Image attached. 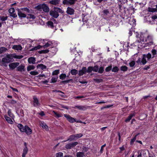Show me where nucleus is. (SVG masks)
I'll list each match as a JSON object with an SVG mask.
<instances>
[{"instance_id": "f257e3e1", "label": "nucleus", "mask_w": 157, "mask_h": 157, "mask_svg": "<svg viewBox=\"0 0 157 157\" xmlns=\"http://www.w3.org/2000/svg\"><path fill=\"white\" fill-rule=\"evenodd\" d=\"M63 13V11L61 8L57 7H54V10H51L49 12L51 16L55 18H57L59 17V13Z\"/></svg>"}, {"instance_id": "f03ea898", "label": "nucleus", "mask_w": 157, "mask_h": 157, "mask_svg": "<svg viewBox=\"0 0 157 157\" xmlns=\"http://www.w3.org/2000/svg\"><path fill=\"white\" fill-rule=\"evenodd\" d=\"M13 59L12 58V56L10 54L6 55V56L3 58L2 59V62L4 63H9L13 61Z\"/></svg>"}, {"instance_id": "7ed1b4c3", "label": "nucleus", "mask_w": 157, "mask_h": 157, "mask_svg": "<svg viewBox=\"0 0 157 157\" xmlns=\"http://www.w3.org/2000/svg\"><path fill=\"white\" fill-rule=\"evenodd\" d=\"M78 142H75L72 143H70L68 144H67L65 145V148L67 149H70L76 146L78 144Z\"/></svg>"}, {"instance_id": "20e7f679", "label": "nucleus", "mask_w": 157, "mask_h": 157, "mask_svg": "<svg viewBox=\"0 0 157 157\" xmlns=\"http://www.w3.org/2000/svg\"><path fill=\"white\" fill-rule=\"evenodd\" d=\"M101 16L104 18L106 19L108 18L110 14L109 10L108 9H104L101 12Z\"/></svg>"}, {"instance_id": "39448f33", "label": "nucleus", "mask_w": 157, "mask_h": 157, "mask_svg": "<svg viewBox=\"0 0 157 157\" xmlns=\"http://www.w3.org/2000/svg\"><path fill=\"white\" fill-rule=\"evenodd\" d=\"M64 116L65 117L67 120L70 122L71 123H73L76 121L75 118L71 117L69 115L67 114H64Z\"/></svg>"}, {"instance_id": "423d86ee", "label": "nucleus", "mask_w": 157, "mask_h": 157, "mask_svg": "<svg viewBox=\"0 0 157 157\" xmlns=\"http://www.w3.org/2000/svg\"><path fill=\"white\" fill-rule=\"evenodd\" d=\"M89 107L86 105H75L72 107L74 109H78L79 110L85 111Z\"/></svg>"}, {"instance_id": "0eeeda50", "label": "nucleus", "mask_w": 157, "mask_h": 157, "mask_svg": "<svg viewBox=\"0 0 157 157\" xmlns=\"http://www.w3.org/2000/svg\"><path fill=\"white\" fill-rule=\"evenodd\" d=\"M77 0H63V3L64 5H73L75 4V2Z\"/></svg>"}, {"instance_id": "6e6552de", "label": "nucleus", "mask_w": 157, "mask_h": 157, "mask_svg": "<svg viewBox=\"0 0 157 157\" xmlns=\"http://www.w3.org/2000/svg\"><path fill=\"white\" fill-rule=\"evenodd\" d=\"M42 9L43 10L46 12H48L49 11L48 7L45 4H40V11H41L40 9Z\"/></svg>"}, {"instance_id": "1a4fd4ad", "label": "nucleus", "mask_w": 157, "mask_h": 157, "mask_svg": "<svg viewBox=\"0 0 157 157\" xmlns=\"http://www.w3.org/2000/svg\"><path fill=\"white\" fill-rule=\"evenodd\" d=\"M53 45V43L52 42L48 41L47 43H45V44L43 45H40V48L43 47L44 48H47L50 47H52Z\"/></svg>"}, {"instance_id": "9d476101", "label": "nucleus", "mask_w": 157, "mask_h": 157, "mask_svg": "<svg viewBox=\"0 0 157 157\" xmlns=\"http://www.w3.org/2000/svg\"><path fill=\"white\" fill-rule=\"evenodd\" d=\"M19 64V63L18 62L13 63L9 64V66L10 69L13 70L18 66Z\"/></svg>"}, {"instance_id": "9b49d317", "label": "nucleus", "mask_w": 157, "mask_h": 157, "mask_svg": "<svg viewBox=\"0 0 157 157\" xmlns=\"http://www.w3.org/2000/svg\"><path fill=\"white\" fill-rule=\"evenodd\" d=\"M135 114L136 113L135 112L129 114L127 118L124 121L126 123L129 122L130 120L132 119V117L135 116Z\"/></svg>"}, {"instance_id": "f8f14e48", "label": "nucleus", "mask_w": 157, "mask_h": 157, "mask_svg": "<svg viewBox=\"0 0 157 157\" xmlns=\"http://www.w3.org/2000/svg\"><path fill=\"white\" fill-rule=\"evenodd\" d=\"M75 10L74 9L68 7L67 8V13L70 15H72L74 14Z\"/></svg>"}, {"instance_id": "ddd939ff", "label": "nucleus", "mask_w": 157, "mask_h": 157, "mask_svg": "<svg viewBox=\"0 0 157 157\" xmlns=\"http://www.w3.org/2000/svg\"><path fill=\"white\" fill-rule=\"evenodd\" d=\"M49 52H51L53 55H55L58 49L55 47H51L50 48H48Z\"/></svg>"}, {"instance_id": "4468645a", "label": "nucleus", "mask_w": 157, "mask_h": 157, "mask_svg": "<svg viewBox=\"0 0 157 157\" xmlns=\"http://www.w3.org/2000/svg\"><path fill=\"white\" fill-rule=\"evenodd\" d=\"M24 132H25L27 135L30 134L32 133L31 129L28 126H25L24 127Z\"/></svg>"}, {"instance_id": "2eb2a0df", "label": "nucleus", "mask_w": 157, "mask_h": 157, "mask_svg": "<svg viewBox=\"0 0 157 157\" xmlns=\"http://www.w3.org/2000/svg\"><path fill=\"white\" fill-rule=\"evenodd\" d=\"M86 73V67H82V69L78 71V75L79 76H82Z\"/></svg>"}, {"instance_id": "dca6fc26", "label": "nucleus", "mask_w": 157, "mask_h": 157, "mask_svg": "<svg viewBox=\"0 0 157 157\" xmlns=\"http://www.w3.org/2000/svg\"><path fill=\"white\" fill-rule=\"evenodd\" d=\"M41 126L42 128L45 129L46 131H48L49 130L48 126L44 122H41L40 123V126Z\"/></svg>"}, {"instance_id": "f3484780", "label": "nucleus", "mask_w": 157, "mask_h": 157, "mask_svg": "<svg viewBox=\"0 0 157 157\" xmlns=\"http://www.w3.org/2000/svg\"><path fill=\"white\" fill-rule=\"evenodd\" d=\"M12 48L17 51H21L22 49V46L20 45H14L12 47Z\"/></svg>"}, {"instance_id": "a211bd4d", "label": "nucleus", "mask_w": 157, "mask_h": 157, "mask_svg": "<svg viewBox=\"0 0 157 157\" xmlns=\"http://www.w3.org/2000/svg\"><path fill=\"white\" fill-rule=\"evenodd\" d=\"M18 11V15L20 18L25 17L26 15L25 14L22 13L19 9H17Z\"/></svg>"}, {"instance_id": "6ab92c4d", "label": "nucleus", "mask_w": 157, "mask_h": 157, "mask_svg": "<svg viewBox=\"0 0 157 157\" xmlns=\"http://www.w3.org/2000/svg\"><path fill=\"white\" fill-rule=\"evenodd\" d=\"M25 67L24 65L21 64L17 67V70L19 71H24L25 70Z\"/></svg>"}, {"instance_id": "aec40b11", "label": "nucleus", "mask_w": 157, "mask_h": 157, "mask_svg": "<svg viewBox=\"0 0 157 157\" xmlns=\"http://www.w3.org/2000/svg\"><path fill=\"white\" fill-rule=\"evenodd\" d=\"M4 118L8 123L11 124H13V122L11 118L10 117H8L7 115H5Z\"/></svg>"}, {"instance_id": "412c9836", "label": "nucleus", "mask_w": 157, "mask_h": 157, "mask_svg": "<svg viewBox=\"0 0 157 157\" xmlns=\"http://www.w3.org/2000/svg\"><path fill=\"white\" fill-rule=\"evenodd\" d=\"M68 140H69L70 141L75 140V137L74 136V134H72V135H71L69 136V138L68 139H67L66 140L63 141L62 142H65L67 141Z\"/></svg>"}, {"instance_id": "4be33fe9", "label": "nucleus", "mask_w": 157, "mask_h": 157, "mask_svg": "<svg viewBox=\"0 0 157 157\" xmlns=\"http://www.w3.org/2000/svg\"><path fill=\"white\" fill-rule=\"evenodd\" d=\"M33 99V105L35 106H38L39 104V101L38 98L36 96H34Z\"/></svg>"}, {"instance_id": "5701e85b", "label": "nucleus", "mask_w": 157, "mask_h": 157, "mask_svg": "<svg viewBox=\"0 0 157 157\" xmlns=\"http://www.w3.org/2000/svg\"><path fill=\"white\" fill-rule=\"evenodd\" d=\"M140 133H139L136 134V135H135V136L132 139H131V141L130 142V144L131 145H132L133 144L134 142L136 140L137 137L138 136V135H140Z\"/></svg>"}, {"instance_id": "b1692460", "label": "nucleus", "mask_w": 157, "mask_h": 157, "mask_svg": "<svg viewBox=\"0 0 157 157\" xmlns=\"http://www.w3.org/2000/svg\"><path fill=\"white\" fill-rule=\"evenodd\" d=\"M139 40H138V41L139 43H142V42H144L145 41V39H144V35L143 34H141V36L140 37L138 38Z\"/></svg>"}, {"instance_id": "393cba45", "label": "nucleus", "mask_w": 157, "mask_h": 157, "mask_svg": "<svg viewBox=\"0 0 157 157\" xmlns=\"http://www.w3.org/2000/svg\"><path fill=\"white\" fill-rule=\"evenodd\" d=\"M46 24L47 25L48 27L52 29L54 27L53 23L51 21H48L46 23Z\"/></svg>"}, {"instance_id": "a878e982", "label": "nucleus", "mask_w": 157, "mask_h": 157, "mask_svg": "<svg viewBox=\"0 0 157 157\" xmlns=\"http://www.w3.org/2000/svg\"><path fill=\"white\" fill-rule=\"evenodd\" d=\"M28 151V149L27 147H25L24 148L23 152L22 154V157H25Z\"/></svg>"}, {"instance_id": "bb28decb", "label": "nucleus", "mask_w": 157, "mask_h": 157, "mask_svg": "<svg viewBox=\"0 0 157 157\" xmlns=\"http://www.w3.org/2000/svg\"><path fill=\"white\" fill-rule=\"evenodd\" d=\"M49 3L55 5H56L59 4V0H52L49 1Z\"/></svg>"}, {"instance_id": "cd10ccee", "label": "nucleus", "mask_w": 157, "mask_h": 157, "mask_svg": "<svg viewBox=\"0 0 157 157\" xmlns=\"http://www.w3.org/2000/svg\"><path fill=\"white\" fill-rule=\"evenodd\" d=\"M17 127L21 132H24L25 131L24 127L22 124H18L17 125Z\"/></svg>"}, {"instance_id": "c85d7f7f", "label": "nucleus", "mask_w": 157, "mask_h": 157, "mask_svg": "<svg viewBox=\"0 0 157 157\" xmlns=\"http://www.w3.org/2000/svg\"><path fill=\"white\" fill-rule=\"evenodd\" d=\"M28 61L29 63L33 64L35 63V58L31 57L28 59Z\"/></svg>"}, {"instance_id": "c756f323", "label": "nucleus", "mask_w": 157, "mask_h": 157, "mask_svg": "<svg viewBox=\"0 0 157 157\" xmlns=\"http://www.w3.org/2000/svg\"><path fill=\"white\" fill-rule=\"evenodd\" d=\"M75 140H76L78 139L81 137L83 136V134L82 133H79L76 134H74Z\"/></svg>"}, {"instance_id": "7c9ffc66", "label": "nucleus", "mask_w": 157, "mask_h": 157, "mask_svg": "<svg viewBox=\"0 0 157 157\" xmlns=\"http://www.w3.org/2000/svg\"><path fill=\"white\" fill-rule=\"evenodd\" d=\"M119 71V68L117 66L113 67V68H112V72L115 73Z\"/></svg>"}, {"instance_id": "2f4dec72", "label": "nucleus", "mask_w": 157, "mask_h": 157, "mask_svg": "<svg viewBox=\"0 0 157 157\" xmlns=\"http://www.w3.org/2000/svg\"><path fill=\"white\" fill-rule=\"evenodd\" d=\"M53 113L56 116L57 118L62 117L63 116V115L61 113H58L57 112L53 111Z\"/></svg>"}, {"instance_id": "473e14b6", "label": "nucleus", "mask_w": 157, "mask_h": 157, "mask_svg": "<svg viewBox=\"0 0 157 157\" xmlns=\"http://www.w3.org/2000/svg\"><path fill=\"white\" fill-rule=\"evenodd\" d=\"M84 153L82 152H79L76 153L77 157H84Z\"/></svg>"}, {"instance_id": "72a5a7b5", "label": "nucleus", "mask_w": 157, "mask_h": 157, "mask_svg": "<svg viewBox=\"0 0 157 157\" xmlns=\"http://www.w3.org/2000/svg\"><path fill=\"white\" fill-rule=\"evenodd\" d=\"M148 11L149 12H154L157 11V8H153L149 7L148 8Z\"/></svg>"}, {"instance_id": "f704fd0d", "label": "nucleus", "mask_w": 157, "mask_h": 157, "mask_svg": "<svg viewBox=\"0 0 157 157\" xmlns=\"http://www.w3.org/2000/svg\"><path fill=\"white\" fill-rule=\"evenodd\" d=\"M71 74L72 75H76L78 73V71L75 69H72L70 71Z\"/></svg>"}, {"instance_id": "c9c22d12", "label": "nucleus", "mask_w": 157, "mask_h": 157, "mask_svg": "<svg viewBox=\"0 0 157 157\" xmlns=\"http://www.w3.org/2000/svg\"><path fill=\"white\" fill-rule=\"evenodd\" d=\"M8 114L9 116L12 119H13L14 118V116L13 114L12 113L11 110L9 109L8 112Z\"/></svg>"}, {"instance_id": "e433bc0d", "label": "nucleus", "mask_w": 157, "mask_h": 157, "mask_svg": "<svg viewBox=\"0 0 157 157\" xmlns=\"http://www.w3.org/2000/svg\"><path fill=\"white\" fill-rule=\"evenodd\" d=\"M7 50V49L4 47H0V54L6 52Z\"/></svg>"}, {"instance_id": "4c0bfd02", "label": "nucleus", "mask_w": 157, "mask_h": 157, "mask_svg": "<svg viewBox=\"0 0 157 157\" xmlns=\"http://www.w3.org/2000/svg\"><path fill=\"white\" fill-rule=\"evenodd\" d=\"M128 69L127 67L125 66H122L120 67L121 70L124 72L127 71Z\"/></svg>"}, {"instance_id": "58836bf2", "label": "nucleus", "mask_w": 157, "mask_h": 157, "mask_svg": "<svg viewBox=\"0 0 157 157\" xmlns=\"http://www.w3.org/2000/svg\"><path fill=\"white\" fill-rule=\"evenodd\" d=\"M93 70V67L91 66L89 67L87 69L86 68V72L90 73Z\"/></svg>"}, {"instance_id": "ea45409f", "label": "nucleus", "mask_w": 157, "mask_h": 157, "mask_svg": "<svg viewBox=\"0 0 157 157\" xmlns=\"http://www.w3.org/2000/svg\"><path fill=\"white\" fill-rule=\"evenodd\" d=\"M112 64L110 65L107 67L105 69V71L106 72H109L111 70H112Z\"/></svg>"}, {"instance_id": "a19ab883", "label": "nucleus", "mask_w": 157, "mask_h": 157, "mask_svg": "<svg viewBox=\"0 0 157 157\" xmlns=\"http://www.w3.org/2000/svg\"><path fill=\"white\" fill-rule=\"evenodd\" d=\"M147 43L145 44V46H148L149 47L150 46H151L152 45L153 43V40L152 41H145Z\"/></svg>"}, {"instance_id": "79ce46f5", "label": "nucleus", "mask_w": 157, "mask_h": 157, "mask_svg": "<svg viewBox=\"0 0 157 157\" xmlns=\"http://www.w3.org/2000/svg\"><path fill=\"white\" fill-rule=\"evenodd\" d=\"M67 76L65 74H62L59 76V78L60 79L63 80Z\"/></svg>"}, {"instance_id": "37998d69", "label": "nucleus", "mask_w": 157, "mask_h": 157, "mask_svg": "<svg viewBox=\"0 0 157 157\" xmlns=\"http://www.w3.org/2000/svg\"><path fill=\"white\" fill-rule=\"evenodd\" d=\"M32 12L31 13H32ZM31 13H28V18H30V19H35V17L34 15L31 14Z\"/></svg>"}, {"instance_id": "c03bdc74", "label": "nucleus", "mask_w": 157, "mask_h": 157, "mask_svg": "<svg viewBox=\"0 0 157 157\" xmlns=\"http://www.w3.org/2000/svg\"><path fill=\"white\" fill-rule=\"evenodd\" d=\"M49 52L48 49L43 50L40 51V54H46Z\"/></svg>"}, {"instance_id": "a18cd8bd", "label": "nucleus", "mask_w": 157, "mask_h": 157, "mask_svg": "<svg viewBox=\"0 0 157 157\" xmlns=\"http://www.w3.org/2000/svg\"><path fill=\"white\" fill-rule=\"evenodd\" d=\"M135 64V62L134 60L131 61L129 63V65L130 67H133Z\"/></svg>"}, {"instance_id": "49530a36", "label": "nucleus", "mask_w": 157, "mask_h": 157, "mask_svg": "<svg viewBox=\"0 0 157 157\" xmlns=\"http://www.w3.org/2000/svg\"><path fill=\"white\" fill-rule=\"evenodd\" d=\"M104 71V67H101L98 68V71L99 73L102 74L103 73Z\"/></svg>"}, {"instance_id": "de8ad7c7", "label": "nucleus", "mask_w": 157, "mask_h": 157, "mask_svg": "<svg viewBox=\"0 0 157 157\" xmlns=\"http://www.w3.org/2000/svg\"><path fill=\"white\" fill-rule=\"evenodd\" d=\"M58 77L56 78H52L51 79V83H54L57 81Z\"/></svg>"}, {"instance_id": "09e8293b", "label": "nucleus", "mask_w": 157, "mask_h": 157, "mask_svg": "<svg viewBox=\"0 0 157 157\" xmlns=\"http://www.w3.org/2000/svg\"><path fill=\"white\" fill-rule=\"evenodd\" d=\"M153 39L152 38L151 36L148 35L147 37V38L145 39V41H152Z\"/></svg>"}, {"instance_id": "8fccbe9b", "label": "nucleus", "mask_w": 157, "mask_h": 157, "mask_svg": "<svg viewBox=\"0 0 157 157\" xmlns=\"http://www.w3.org/2000/svg\"><path fill=\"white\" fill-rule=\"evenodd\" d=\"M94 81L97 83H100L102 82L103 80L101 78H95Z\"/></svg>"}, {"instance_id": "3c124183", "label": "nucleus", "mask_w": 157, "mask_h": 157, "mask_svg": "<svg viewBox=\"0 0 157 157\" xmlns=\"http://www.w3.org/2000/svg\"><path fill=\"white\" fill-rule=\"evenodd\" d=\"M21 10L27 12L28 13H31L32 12V11H31V10H29L27 8H23L21 9Z\"/></svg>"}, {"instance_id": "603ef678", "label": "nucleus", "mask_w": 157, "mask_h": 157, "mask_svg": "<svg viewBox=\"0 0 157 157\" xmlns=\"http://www.w3.org/2000/svg\"><path fill=\"white\" fill-rule=\"evenodd\" d=\"M59 72V70H57L54 71L52 73V75H58Z\"/></svg>"}, {"instance_id": "864d4df0", "label": "nucleus", "mask_w": 157, "mask_h": 157, "mask_svg": "<svg viewBox=\"0 0 157 157\" xmlns=\"http://www.w3.org/2000/svg\"><path fill=\"white\" fill-rule=\"evenodd\" d=\"M35 68V67L33 65H29L27 68V70L29 71L31 70H33Z\"/></svg>"}, {"instance_id": "5fc2aeb1", "label": "nucleus", "mask_w": 157, "mask_h": 157, "mask_svg": "<svg viewBox=\"0 0 157 157\" xmlns=\"http://www.w3.org/2000/svg\"><path fill=\"white\" fill-rule=\"evenodd\" d=\"M63 153L61 152H59L56 154V157H62L63 156Z\"/></svg>"}, {"instance_id": "6e6d98bb", "label": "nucleus", "mask_w": 157, "mask_h": 157, "mask_svg": "<svg viewBox=\"0 0 157 157\" xmlns=\"http://www.w3.org/2000/svg\"><path fill=\"white\" fill-rule=\"evenodd\" d=\"M98 69V65L95 66L94 67H93V71L96 72H97Z\"/></svg>"}, {"instance_id": "4d7b16f0", "label": "nucleus", "mask_w": 157, "mask_h": 157, "mask_svg": "<svg viewBox=\"0 0 157 157\" xmlns=\"http://www.w3.org/2000/svg\"><path fill=\"white\" fill-rule=\"evenodd\" d=\"M14 11L15 10L13 8H10L9 10V12L10 14L13 13H14Z\"/></svg>"}, {"instance_id": "13d9d810", "label": "nucleus", "mask_w": 157, "mask_h": 157, "mask_svg": "<svg viewBox=\"0 0 157 157\" xmlns=\"http://www.w3.org/2000/svg\"><path fill=\"white\" fill-rule=\"evenodd\" d=\"M46 68V66L43 64H40V68H41L42 70L45 69Z\"/></svg>"}, {"instance_id": "bf43d9fd", "label": "nucleus", "mask_w": 157, "mask_h": 157, "mask_svg": "<svg viewBox=\"0 0 157 157\" xmlns=\"http://www.w3.org/2000/svg\"><path fill=\"white\" fill-rule=\"evenodd\" d=\"M72 79H68V80H64V81H62L61 82L62 83H66L69 82L70 81H72Z\"/></svg>"}, {"instance_id": "052dcab7", "label": "nucleus", "mask_w": 157, "mask_h": 157, "mask_svg": "<svg viewBox=\"0 0 157 157\" xmlns=\"http://www.w3.org/2000/svg\"><path fill=\"white\" fill-rule=\"evenodd\" d=\"M23 57V56L22 55H17L15 56V58L18 59H21Z\"/></svg>"}, {"instance_id": "680f3d73", "label": "nucleus", "mask_w": 157, "mask_h": 157, "mask_svg": "<svg viewBox=\"0 0 157 157\" xmlns=\"http://www.w3.org/2000/svg\"><path fill=\"white\" fill-rule=\"evenodd\" d=\"M142 33H140V34H139L138 32H136L135 34H136V38H139L140 36H141V34H142Z\"/></svg>"}, {"instance_id": "e2e57ef3", "label": "nucleus", "mask_w": 157, "mask_h": 157, "mask_svg": "<svg viewBox=\"0 0 157 157\" xmlns=\"http://www.w3.org/2000/svg\"><path fill=\"white\" fill-rule=\"evenodd\" d=\"M45 116V113L43 111H41L40 112V116L43 117Z\"/></svg>"}, {"instance_id": "0e129e2a", "label": "nucleus", "mask_w": 157, "mask_h": 157, "mask_svg": "<svg viewBox=\"0 0 157 157\" xmlns=\"http://www.w3.org/2000/svg\"><path fill=\"white\" fill-rule=\"evenodd\" d=\"M84 98L83 96H78L74 97V98L75 99H79L81 98Z\"/></svg>"}, {"instance_id": "69168bd1", "label": "nucleus", "mask_w": 157, "mask_h": 157, "mask_svg": "<svg viewBox=\"0 0 157 157\" xmlns=\"http://www.w3.org/2000/svg\"><path fill=\"white\" fill-rule=\"evenodd\" d=\"M118 140L120 143L121 142V133L119 132L118 133Z\"/></svg>"}, {"instance_id": "338daca9", "label": "nucleus", "mask_w": 157, "mask_h": 157, "mask_svg": "<svg viewBox=\"0 0 157 157\" xmlns=\"http://www.w3.org/2000/svg\"><path fill=\"white\" fill-rule=\"evenodd\" d=\"M30 74L32 75H37L38 74V73L36 71H32L30 72Z\"/></svg>"}, {"instance_id": "774afa93", "label": "nucleus", "mask_w": 157, "mask_h": 157, "mask_svg": "<svg viewBox=\"0 0 157 157\" xmlns=\"http://www.w3.org/2000/svg\"><path fill=\"white\" fill-rule=\"evenodd\" d=\"M61 108H64L67 109H69V107L67 106H66L63 105H61Z\"/></svg>"}]
</instances>
